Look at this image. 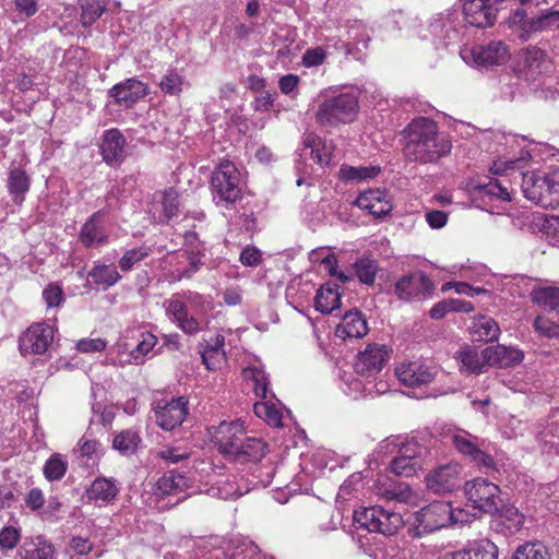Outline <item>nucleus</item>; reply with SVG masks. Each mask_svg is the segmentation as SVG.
<instances>
[{"label":"nucleus","mask_w":559,"mask_h":559,"mask_svg":"<svg viewBox=\"0 0 559 559\" xmlns=\"http://www.w3.org/2000/svg\"><path fill=\"white\" fill-rule=\"evenodd\" d=\"M522 191L526 199L544 209H555L559 205V181L552 176L524 174Z\"/></svg>","instance_id":"5"},{"label":"nucleus","mask_w":559,"mask_h":559,"mask_svg":"<svg viewBox=\"0 0 559 559\" xmlns=\"http://www.w3.org/2000/svg\"><path fill=\"white\" fill-rule=\"evenodd\" d=\"M240 262L246 266H258L262 262L261 251L255 247L247 246L240 253Z\"/></svg>","instance_id":"56"},{"label":"nucleus","mask_w":559,"mask_h":559,"mask_svg":"<svg viewBox=\"0 0 559 559\" xmlns=\"http://www.w3.org/2000/svg\"><path fill=\"white\" fill-rule=\"evenodd\" d=\"M246 433L239 421H222L215 429L214 442L221 454L231 460Z\"/></svg>","instance_id":"14"},{"label":"nucleus","mask_w":559,"mask_h":559,"mask_svg":"<svg viewBox=\"0 0 559 559\" xmlns=\"http://www.w3.org/2000/svg\"><path fill=\"white\" fill-rule=\"evenodd\" d=\"M16 502V497L11 485H0V511L10 508Z\"/></svg>","instance_id":"59"},{"label":"nucleus","mask_w":559,"mask_h":559,"mask_svg":"<svg viewBox=\"0 0 559 559\" xmlns=\"http://www.w3.org/2000/svg\"><path fill=\"white\" fill-rule=\"evenodd\" d=\"M55 549L51 544L41 537L25 542L21 547L20 559H52Z\"/></svg>","instance_id":"37"},{"label":"nucleus","mask_w":559,"mask_h":559,"mask_svg":"<svg viewBox=\"0 0 559 559\" xmlns=\"http://www.w3.org/2000/svg\"><path fill=\"white\" fill-rule=\"evenodd\" d=\"M473 60L478 67H496L509 59V50L502 41H490L486 45H476L471 50Z\"/></svg>","instance_id":"20"},{"label":"nucleus","mask_w":559,"mask_h":559,"mask_svg":"<svg viewBox=\"0 0 559 559\" xmlns=\"http://www.w3.org/2000/svg\"><path fill=\"white\" fill-rule=\"evenodd\" d=\"M471 329L477 341L493 342L498 340L500 334L498 323L487 316L474 318Z\"/></svg>","instance_id":"36"},{"label":"nucleus","mask_w":559,"mask_h":559,"mask_svg":"<svg viewBox=\"0 0 559 559\" xmlns=\"http://www.w3.org/2000/svg\"><path fill=\"white\" fill-rule=\"evenodd\" d=\"M451 559H498V547L489 539L475 540L452 552Z\"/></svg>","instance_id":"27"},{"label":"nucleus","mask_w":559,"mask_h":559,"mask_svg":"<svg viewBox=\"0 0 559 559\" xmlns=\"http://www.w3.org/2000/svg\"><path fill=\"white\" fill-rule=\"evenodd\" d=\"M253 412L266 424L273 427H282V414L272 402H257L253 405Z\"/></svg>","instance_id":"42"},{"label":"nucleus","mask_w":559,"mask_h":559,"mask_svg":"<svg viewBox=\"0 0 559 559\" xmlns=\"http://www.w3.org/2000/svg\"><path fill=\"white\" fill-rule=\"evenodd\" d=\"M451 442L459 453L468 457L477 466L496 469L495 460L481 449L478 437L465 430H459L451 436Z\"/></svg>","instance_id":"10"},{"label":"nucleus","mask_w":559,"mask_h":559,"mask_svg":"<svg viewBox=\"0 0 559 559\" xmlns=\"http://www.w3.org/2000/svg\"><path fill=\"white\" fill-rule=\"evenodd\" d=\"M107 215L105 209L93 213L82 225L79 239L85 248H93L108 242V236L104 229V218Z\"/></svg>","instance_id":"19"},{"label":"nucleus","mask_w":559,"mask_h":559,"mask_svg":"<svg viewBox=\"0 0 559 559\" xmlns=\"http://www.w3.org/2000/svg\"><path fill=\"white\" fill-rule=\"evenodd\" d=\"M20 540V532L14 526H4L0 531V548L13 549Z\"/></svg>","instance_id":"51"},{"label":"nucleus","mask_w":559,"mask_h":559,"mask_svg":"<svg viewBox=\"0 0 559 559\" xmlns=\"http://www.w3.org/2000/svg\"><path fill=\"white\" fill-rule=\"evenodd\" d=\"M359 109L358 97L354 93H342L330 96L319 105L316 112L317 122L321 126L335 127L352 122Z\"/></svg>","instance_id":"3"},{"label":"nucleus","mask_w":559,"mask_h":559,"mask_svg":"<svg viewBox=\"0 0 559 559\" xmlns=\"http://www.w3.org/2000/svg\"><path fill=\"white\" fill-rule=\"evenodd\" d=\"M152 253V249L146 246H142L139 248L130 249L124 252V254L119 260V267L123 272H129L133 269V266L146 259Z\"/></svg>","instance_id":"45"},{"label":"nucleus","mask_w":559,"mask_h":559,"mask_svg":"<svg viewBox=\"0 0 559 559\" xmlns=\"http://www.w3.org/2000/svg\"><path fill=\"white\" fill-rule=\"evenodd\" d=\"M457 486V468L443 465L427 476V487L435 493L451 492Z\"/></svg>","instance_id":"25"},{"label":"nucleus","mask_w":559,"mask_h":559,"mask_svg":"<svg viewBox=\"0 0 559 559\" xmlns=\"http://www.w3.org/2000/svg\"><path fill=\"white\" fill-rule=\"evenodd\" d=\"M386 198V192L384 190H368L365 192H361L356 201L355 205L362 210H371L374 207L373 203H377L381 200H384Z\"/></svg>","instance_id":"50"},{"label":"nucleus","mask_w":559,"mask_h":559,"mask_svg":"<svg viewBox=\"0 0 559 559\" xmlns=\"http://www.w3.org/2000/svg\"><path fill=\"white\" fill-rule=\"evenodd\" d=\"M354 520L360 527L385 536L396 534L405 524L399 512L389 511L379 506L355 511Z\"/></svg>","instance_id":"4"},{"label":"nucleus","mask_w":559,"mask_h":559,"mask_svg":"<svg viewBox=\"0 0 559 559\" xmlns=\"http://www.w3.org/2000/svg\"><path fill=\"white\" fill-rule=\"evenodd\" d=\"M533 304L550 311L559 313V287H535L530 294Z\"/></svg>","instance_id":"33"},{"label":"nucleus","mask_w":559,"mask_h":559,"mask_svg":"<svg viewBox=\"0 0 559 559\" xmlns=\"http://www.w3.org/2000/svg\"><path fill=\"white\" fill-rule=\"evenodd\" d=\"M459 520L449 503L435 501L420 510L414 512L407 520L408 535L420 538L426 534L433 533Z\"/></svg>","instance_id":"2"},{"label":"nucleus","mask_w":559,"mask_h":559,"mask_svg":"<svg viewBox=\"0 0 559 559\" xmlns=\"http://www.w3.org/2000/svg\"><path fill=\"white\" fill-rule=\"evenodd\" d=\"M497 519L495 520V525L504 527L503 534H514L521 531L524 526L525 515L519 511L512 504H503L500 508L498 507V511L495 513Z\"/></svg>","instance_id":"28"},{"label":"nucleus","mask_w":559,"mask_h":559,"mask_svg":"<svg viewBox=\"0 0 559 559\" xmlns=\"http://www.w3.org/2000/svg\"><path fill=\"white\" fill-rule=\"evenodd\" d=\"M354 269L359 281L366 285H372L379 270L378 262L370 257H361L354 263Z\"/></svg>","instance_id":"41"},{"label":"nucleus","mask_w":559,"mask_h":559,"mask_svg":"<svg viewBox=\"0 0 559 559\" xmlns=\"http://www.w3.org/2000/svg\"><path fill=\"white\" fill-rule=\"evenodd\" d=\"M156 421L164 430L180 426L188 415V400L185 396L159 401L155 408Z\"/></svg>","instance_id":"13"},{"label":"nucleus","mask_w":559,"mask_h":559,"mask_svg":"<svg viewBox=\"0 0 559 559\" xmlns=\"http://www.w3.org/2000/svg\"><path fill=\"white\" fill-rule=\"evenodd\" d=\"M267 451V444L260 438L245 437L230 461L239 464L260 462Z\"/></svg>","instance_id":"26"},{"label":"nucleus","mask_w":559,"mask_h":559,"mask_svg":"<svg viewBox=\"0 0 559 559\" xmlns=\"http://www.w3.org/2000/svg\"><path fill=\"white\" fill-rule=\"evenodd\" d=\"M433 289L435 285L426 273L413 271L396 281L394 295L400 300L411 301L431 295Z\"/></svg>","instance_id":"8"},{"label":"nucleus","mask_w":559,"mask_h":559,"mask_svg":"<svg viewBox=\"0 0 559 559\" xmlns=\"http://www.w3.org/2000/svg\"><path fill=\"white\" fill-rule=\"evenodd\" d=\"M468 189L473 194H485L502 201L511 200L508 189L498 179L486 178V181L476 180L468 185Z\"/></svg>","instance_id":"34"},{"label":"nucleus","mask_w":559,"mask_h":559,"mask_svg":"<svg viewBox=\"0 0 559 559\" xmlns=\"http://www.w3.org/2000/svg\"><path fill=\"white\" fill-rule=\"evenodd\" d=\"M80 8V22L83 27L92 26L106 11V4L99 0H82Z\"/></svg>","instance_id":"40"},{"label":"nucleus","mask_w":559,"mask_h":559,"mask_svg":"<svg viewBox=\"0 0 559 559\" xmlns=\"http://www.w3.org/2000/svg\"><path fill=\"white\" fill-rule=\"evenodd\" d=\"M423 448L416 443V442H408L406 444H403L399 450V455H403V457H406L411 461H417L421 464L420 455H421Z\"/></svg>","instance_id":"58"},{"label":"nucleus","mask_w":559,"mask_h":559,"mask_svg":"<svg viewBox=\"0 0 559 559\" xmlns=\"http://www.w3.org/2000/svg\"><path fill=\"white\" fill-rule=\"evenodd\" d=\"M127 140L117 128L106 130L103 133L99 145L103 160L111 166H119L126 159Z\"/></svg>","instance_id":"16"},{"label":"nucleus","mask_w":559,"mask_h":559,"mask_svg":"<svg viewBox=\"0 0 559 559\" xmlns=\"http://www.w3.org/2000/svg\"><path fill=\"white\" fill-rule=\"evenodd\" d=\"M484 358L488 366L509 368L520 364L524 355L520 349L498 344L486 347L484 349Z\"/></svg>","instance_id":"23"},{"label":"nucleus","mask_w":559,"mask_h":559,"mask_svg":"<svg viewBox=\"0 0 559 559\" xmlns=\"http://www.w3.org/2000/svg\"><path fill=\"white\" fill-rule=\"evenodd\" d=\"M189 487L188 478L176 471L164 474L156 484V491L160 496H174L183 492Z\"/></svg>","instance_id":"30"},{"label":"nucleus","mask_w":559,"mask_h":559,"mask_svg":"<svg viewBox=\"0 0 559 559\" xmlns=\"http://www.w3.org/2000/svg\"><path fill=\"white\" fill-rule=\"evenodd\" d=\"M512 559H550V556L542 543H525L516 548Z\"/></svg>","instance_id":"43"},{"label":"nucleus","mask_w":559,"mask_h":559,"mask_svg":"<svg viewBox=\"0 0 559 559\" xmlns=\"http://www.w3.org/2000/svg\"><path fill=\"white\" fill-rule=\"evenodd\" d=\"M399 380L406 386L415 388L428 384L433 381L436 371L419 362L411 361L403 364L395 371Z\"/></svg>","instance_id":"21"},{"label":"nucleus","mask_w":559,"mask_h":559,"mask_svg":"<svg viewBox=\"0 0 559 559\" xmlns=\"http://www.w3.org/2000/svg\"><path fill=\"white\" fill-rule=\"evenodd\" d=\"M512 23L520 26L519 38L526 41L535 33L550 29L559 26V12L558 11H545L542 14L527 17V13L524 9H516L513 16Z\"/></svg>","instance_id":"11"},{"label":"nucleus","mask_w":559,"mask_h":559,"mask_svg":"<svg viewBox=\"0 0 559 559\" xmlns=\"http://www.w3.org/2000/svg\"><path fill=\"white\" fill-rule=\"evenodd\" d=\"M404 155L409 162L436 163L451 152L452 143L440 138L436 122L429 118L414 119L403 131Z\"/></svg>","instance_id":"1"},{"label":"nucleus","mask_w":559,"mask_h":559,"mask_svg":"<svg viewBox=\"0 0 559 559\" xmlns=\"http://www.w3.org/2000/svg\"><path fill=\"white\" fill-rule=\"evenodd\" d=\"M389 358L385 345H368L360 352L354 365L355 372L361 377L370 378L378 374Z\"/></svg>","instance_id":"15"},{"label":"nucleus","mask_w":559,"mask_h":559,"mask_svg":"<svg viewBox=\"0 0 559 559\" xmlns=\"http://www.w3.org/2000/svg\"><path fill=\"white\" fill-rule=\"evenodd\" d=\"M455 358L461 362V371L467 373L479 374L489 367L484 358V350L481 354L473 346L466 345L455 354Z\"/></svg>","instance_id":"29"},{"label":"nucleus","mask_w":559,"mask_h":559,"mask_svg":"<svg viewBox=\"0 0 559 559\" xmlns=\"http://www.w3.org/2000/svg\"><path fill=\"white\" fill-rule=\"evenodd\" d=\"M299 83V76L296 74H286L280 79L278 86L283 94H290L296 90Z\"/></svg>","instance_id":"63"},{"label":"nucleus","mask_w":559,"mask_h":559,"mask_svg":"<svg viewBox=\"0 0 559 559\" xmlns=\"http://www.w3.org/2000/svg\"><path fill=\"white\" fill-rule=\"evenodd\" d=\"M326 57V51L322 47H316L306 50L302 56V64L305 67H316L322 64Z\"/></svg>","instance_id":"55"},{"label":"nucleus","mask_w":559,"mask_h":559,"mask_svg":"<svg viewBox=\"0 0 559 559\" xmlns=\"http://www.w3.org/2000/svg\"><path fill=\"white\" fill-rule=\"evenodd\" d=\"M381 171L379 166L371 167H355L343 165L340 169L338 176L340 179L345 182H360L362 180L374 178Z\"/></svg>","instance_id":"39"},{"label":"nucleus","mask_w":559,"mask_h":559,"mask_svg":"<svg viewBox=\"0 0 559 559\" xmlns=\"http://www.w3.org/2000/svg\"><path fill=\"white\" fill-rule=\"evenodd\" d=\"M368 333V324L361 311L353 309L342 317V323L337 325L335 335L346 338H361Z\"/></svg>","instance_id":"22"},{"label":"nucleus","mask_w":559,"mask_h":559,"mask_svg":"<svg viewBox=\"0 0 559 559\" xmlns=\"http://www.w3.org/2000/svg\"><path fill=\"white\" fill-rule=\"evenodd\" d=\"M106 342L103 338H83L76 343V349L81 353H97L104 350Z\"/></svg>","instance_id":"57"},{"label":"nucleus","mask_w":559,"mask_h":559,"mask_svg":"<svg viewBox=\"0 0 559 559\" xmlns=\"http://www.w3.org/2000/svg\"><path fill=\"white\" fill-rule=\"evenodd\" d=\"M316 309L321 313L329 314L341 307V294L337 287L330 283L322 285L314 298Z\"/></svg>","instance_id":"31"},{"label":"nucleus","mask_w":559,"mask_h":559,"mask_svg":"<svg viewBox=\"0 0 559 559\" xmlns=\"http://www.w3.org/2000/svg\"><path fill=\"white\" fill-rule=\"evenodd\" d=\"M421 468V464L417 461H411L403 455H396L390 463V469L400 477H411Z\"/></svg>","instance_id":"46"},{"label":"nucleus","mask_w":559,"mask_h":559,"mask_svg":"<svg viewBox=\"0 0 559 559\" xmlns=\"http://www.w3.org/2000/svg\"><path fill=\"white\" fill-rule=\"evenodd\" d=\"M148 94V86L136 78L126 79L109 90L115 103L124 108L133 107Z\"/></svg>","instance_id":"17"},{"label":"nucleus","mask_w":559,"mask_h":559,"mask_svg":"<svg viewBox=\"0 0 559 559\" xmlns=\"http://www.w3.org/2000/svg\"><path fill=\"white\" fill-rule=\"evenodd\" d=\"M550 64L551 60L548 53L537 46H527L519 52L518 70L526 76L531 75L534 78L548 71Z\"/></svg>","instance_id":"18"},{"label":"nucleus","mask_w":559,"mask_h":559,"mask_svg":"<svg viewBox=\"0 0 559 559\" xmlns=\"http://www.w3.org/2000/svg\"><path fill=\"white\" fill-rule=\"evenodd\" d=\"M55 330L46 322L33 323L19 337L22 355H41L47 352L53 341Z\"/></svg>","instance_id":"9"},{"label":"nucleus","mask_w":559,"mask_h":559,"mask_svg":"<svg viewBox=\"0 0 559 559\" xmlns=\"http://www.w3.org/2000/svg\"><path fill=\"white\" fill-rule=\"evenodd\" d=\"M14 3L19 13L24 14L26 17L33 16L38 10L36 0H15Z\"/></svg>","instance_id":"64"},{"label":"nucleus","mask_w":559,"mask_h":559,"mask_svg":"<svg viewBox=\"0 0 559 559\" xmlns=\"http://www.w3.org/2000/svg\"><path fill=\"white\" fill-rule=\"evenodd\" d=\"M506 0H465L463 4L464 19L468 24L478 28L490 27L495 24L498 4Z\"/></svg>","instance_id":"12"},{"label":"nucleus","mask_w":559,"mask_h":559,"mask_svg":"<svg viewBox=\"0 0 559 559\" xmlns=\"http://www.w3.org/2000/svg\"><path fill=\"white\" fill-rule=\"evenodd\" d=\"M119 488L116 480L97 477L86 491L88 500L110 502L116 499Z\"/></svg>","instance_id":"32"},{"label":"nucleus","mask_w":559,"mask_h":559,"mask_svg":"<svg viewBox=\"0 0 559 559\" xmlns=\"http://www.w3.org/2000/svg\"><path fill=\"white\" fill-rule=\"evenodd\" d=\"M178 325L185 333L190 335L198 333L200 330L199 321L190 317L188 312L178 321Z\"/></svg>","instance_id":"61"},{"label":"nucleus","mask_w":559,"mask_h":559,"mask_svg":"<svg viewBox=\"0 0 559 559\" xmlns=\"http://www.w3.org/2000/svg\"><path fill=\"white\" fill-rule=\"evenodd\" d=\"M426 221L431 228H441L447 224L448 215L443 211L435 210L426 214Z\"/></svg>","instance_id":"62"},{"label":"nucleus","mask_w":559,"mask_h":559,"mask_svg":"<svg viewBox=\"0 0 559 559\" xmlns=\"http://www.w3.org/2000/svg\"><path fill=\"white\" fill-rule=\"evenodd\" d=\"M142 439L138 431L132 429L121 430L112 439V449L121 455L130 456L136 453Z\"/></svg>","instance_id":"35"},{"label":"nucleus","mask_w":559,"mask_h":559,"mask_svg":"<svg viewBox=\"0 0 559 559\" xmlns=\"http://www.w3.org/2000/svg\"><path fill=\"white\" fill-rule=\"evenodd\" d=\"M87 277L92 280L94 284L107 288L120 281L121 275L114 265L96 263L88 272Z\"/></svg>","instance_id":"38"},{"label":"nucleus","mask_w":559,"mask_h":559,"mask_svg":"<svg viewBox=\"0 0 559 559\" xmlns=\"http://www.w3.org/2000/svg\"><path fill=\"white\" fill-rule=\"evenodd\" d=\"M182 84L183 78L176 70H169L162 78L159 82V87L163 93L176 96L181 93Z\"/></svg>","instance_id":"47"},{"label":"nucleus","mask_w":559,"mask_h":559,"mask_svg":"<svg viewBox=\"0 0 559 559\" xmlns=\"http://www.w3.org/2000/svg\"><path fill=\"white\" fill-rule=\"evenodd\" d=\"M43 298L48 308H58L66 301L63 289L57 283H50L44 288Z\"/></svg>","instance_id":"49"},{"label":"nucleus","mask_w":559,"mask_h":559,"mask_svg":"<svg viewBox=\"0 0 559 559\" xmlns=\"http://www.w3.org/2000/svg\"><path fill=\"white\" fill-rule=\"evenodd\" d=\"M140 336L141 340L132 352L136 354L135 357L147 355L157 343V337L148 331L142 332Z\"/></svg>","instance_id":"53"},{"label":"nucleus","mask_w":559,"mask_h":559,"mask_svg":"<svg viewBox=\"0 0 559 559\" xmlns=\"http://www.w3.org/2000/svg\"><path fill=\"white\" fill-rule=\"evenodd\" d=\"M163 213L166 221L171 219L179 213V194L174 188L164 191L162 199Z\"/></svg>","instance_id":"48"},{"label":"nucleus","mask_w":559,"mask_h":559,"mask_svg":"<svg viewBox=\"0 0 559 559\" xmlns=\"http://www.w3.org/2000/svg\"><path fill=\"white\" fill-rule=\"evenodd\" d=\"M68 468V463L60 454H52L45 463L43 472L49 481L60 480Z\"/></svg>","instance_id":"44"},{"label":"nucleus","mask_w":559,"mask_h":559,"mask_svg":"<svg viewBox=\"0 0 559 559\" xmlns=\"http://www.w3.org/2000/svg\"><path fill=\"white\" fill-rule=\"evenodd\" d=\"M201 250L190 251L188 252L189 266L182 270L179 274V280L181 278H191L194 273H197L200 267L203 265V262L200 258Z\"/></svg>","instance_id":"54"},{"label":"nucleus","mask_w":559,"mask_h":559,"mask_svg":"<svg viewBox=\"0 0 559 559\" xmlns=\"http://www.w3.org/2000/svg\"><path fill=\"white\" fill-rule=\"evenodd\" d=\"M555 322L542 316L536 317L534 321L535 330L539 332L542 335L549 338H552V331L555 330Z\"/></svg>","instance_id":"60"},{"label":"nucleus","mask_w":559,"mask_h":559,"mask_svg":"<svg viewBox=\"0 0 559 559\" xmlns=\"http://www.w3.org/2000/svg\"><path fill=\"white\" fill-rule=\"evenodd\" d=\"M253 380V391L258 397L265 400L269 391V380L264 371L257 368L251 370Z\"/></svg>","instance_id":"52"},{"label":"nucleus","mask_w":559,"mask_h":559,"mask_svg":"<svg viewBox=\"0 0 559 559\" xmlns=\"http://www.w3.org/2000/svg\"><path fill=\"white\" fill-rule=\"evenodd\" d=\"M31 177L20 166L12 164L8 171L7 189L16 205H21L31 189Z\"/></svg>","instance_id":"24"},{"label":"nucleus","mask_w":559,"mask_h":559,"mask_svg":"<svg viewBox=\"0 0 559 559\" xmlns=\"http://www.w3.org/2000/svg\"><path fill=\"white\" fill-rule=\"evenodd\" d=\"M465 496L475 509L488 514L498 511L500 488L485 478H475L465 484Z\"/></svg>","instance_id":"7"},{"label":"nucleus","mask_w":559,"mask_h":559,"mask_svg":"<svg viewBox=\"0 0 559 559\" xmlns=\"http://www.w3.org/2000/svg\"><path fill=\"white\" fill-rule=\"evenodd\" d=\"M241 178L236 166L225 162L217 167L211 177V189L214 200L235 203L241 197Z\"/></svg>","instance_id":"6"}]
</instances>
